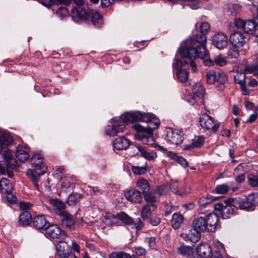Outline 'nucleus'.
Returning a JSON list of instances; mask_svg holds the SVG:
<instances>
[{
  "mask_svg": "<svg viewBox=\"0 0 258 258\" xmlns=\"http://www.w3.org/2000/svg\"><path fill=\"white\" fill-rule=\"evenodd\" d=\"M199 25L201 34L197 35L194 38L189 39L183 42L178 51L183 58H195L199 57L203 59L208 55L207 50L205 46L207 41L206 34L210 29V25L207 22L197 24Z\"/></svg>",
  "mask_w": 258,
  "mask_h": 258,
  "instance_id": "1",
  "label": "nucleus"
},
{
  "mask_svg": "<svg viewBox=\"0 0 258 258\" xmlns=\"http://www.w3.org/2000/svg\"><path fill=\"white\" fill-rule=\"evenodd\" d=\"M72 17L74 21L90 20L96 27H100L103 24L102 16L95 10H91L87 12L81 6H76L72 10Z\"/></svg>",
  "mask_w": 258,
  "mask_h": 258,
  "instance_id": "2",
  "label": "nucleus"
},
{
  "mask_svg": "<svg viewBox=\"0 0 258 258\" xmlns=\"http://www.w3.org/2000/svg\"><path fill=\"white\" fill-rule=\"evenodd\" d=\"M30 160L34 167V169H28L26 174L31 178L35 189L38 191H40V187L39 184L40 176L46 172L47 167L43 161L42 157L39 154H35L33 155Z\"/></svg>",
  "mask_w": 258,
  "mask_h": 258,
  "instance_id": "3",
  "label": "nucleus"
},
{
  "mask_svg": "<svg viewBox=\"0 0 258 258\" xmlns=\"http://www.w3.org/2000/svg\"><path fill=\"white\" fill-rule=\"evenodd\" d=\"M119 118L123 121V125L124 126L129 122L139 121L151 123L153 122L155 124V126L153 127L154 128L158 127L160 124L159 120L154 114L149 113H142L138 111L127 112Z\"/></svg>",
  "mask_w": 258,
  "mask_h": 258,
  "instance_id": "4",
  "label": "nucleus"
},
{
  "mask_svg": "<svg viewBox=\"0 0 258 258\" xmlns=\"http://www.w3.org/2000/svg\"><path fill=\"white\" fill-rule=\"evenodd\" d=\"M230 202H234L237 209L241 210H249L253 207L258 205V193H252L247 197H243L238 199L230 198Z\"/></svg>",
  "mask_w": 258,
  "mask_h": 258,
  "instance_id": "5",
  "label": "nucleus"
},
{
  "mask_svg": "<svg viewBox=\"0 0 258 258\" xmlns=\"http://www.w3.org/2000/svg\"><path fill=\"white\" fill-rule=\"evenodd\" d=\"M206 77L207 82L209 84L215 83L224 84L228 81V77L226 73L213 70L208 71L206 73Z\"/></svg>",
  "mask_w": 258,
  "mask_h": 258,
  "instance_id": "6",
  "label": "nucleus"
},
{
  "mask_svg": "<svg viewBox=\"0 0 258 258\" xmlns=\"http://www.w3.org/2000/svg\"><path fill=\"white\" fill-rule=\"evenodd\" d=\"M201 126L207 130H210L213 133L216 132L219 128L220 123L214 121L213 117L207 113L202 114L200 118Z\"/></svg>",
  "mask_w": 258,
  "mask_h": 258,
  "instance_id": "7",
  "label": "nucleus"
},
{
  "mask_svg": "<svg viewBox=\"0 0 258 258\" xmlns=\"http://www.w3.org/2000/svg\"><path fill=\"white\" fill-rule=\"evenodd\" d=\"M124 129L123 121L117 117L112 120L111 125H108L105 127V133L109 136L114 137L118 133H123Z\"/></svg>",
  "mask_w": 258,
  "mask_h": 258,
  "instance_id": "8",
  "label": "nucleus"
},
{
  "mask_svg": "<svg viewBox=\"0 0 258 258\" xmlns=\"http://www.w3.org/2000/svg\"><path fill=\"white\" fill-rule=\"evenodd\" d=\"M46 235L51 238H60L63 237L67 236V233L64 231L62 230L56 224L50 225L49 224L45 229Z\"/></svg>",
  "mask_w": 258,
  "mask_h": 258,
  "instance_id": "9",
  "label": "nucleus"
},
{
  "mask_svg": "<svg viewBox=\"0 0 258 258\" xmlns=\"http://www.w3.org/2000/svg\"><path fill=\"white\" fill-rule=\"evenodd\" d=\"M193 96L189 100L191 104H194L196 102H203V98L205 94V90L204 87L200 83H197L192 87Z\"/></svg>",
  "mask_w": 258,
  "mask_h": 258,
  "instance_id": "10",
  "label": "nucleus"
},
{
  "mask_svg": "<svg viewBox=\"0 0 258 258\" xmlns=\"http://www.w3.org/2000/svg\"><path fill=\"white\" fill-rule=\"evenodd\" d=\"M183 140L182 132L179 130H169L167 133L166 141L170 144L178 145Z\"/></svg>",
  "mask_w": 258,
  "mask_h": 258,
  "instance_id": "11",
  "label": "nucleus"
},
{
  "mask_svg": "<svg viewBox=\"0 0 258 258\" xmlns=\"http://www.w3.org/2000/svg\"><path fill=\"white\" fill-rule=\"evenodd\" d=\"M224 203L225 206L223 210V213L221 214L223 219H227L234 215L238 209L234 202H230L229 199L225 200Z\"/></svg>",
  "mask_w": 258,
  "mask_h": 258,
  "instance_id": "12",
  "label": "nucleus"
},
{
  "mask_svg": "<svg viewBox=\"0 0 258 258\" xmlns=\"http://www.w3.org/2000/svg\"><path fill=\"white\" fill-rule=\"evenodd\" d=\"M56 255L60 258H68L71 253V248L64 241H59L56 245Z\"/></svg>",
  "mask_w": 258,
  "mask_h": 258,
  "instance_id": "13",
  "label": "nucleus"
},
{
  "mask_svg": "<svg viewBox=\"0 0 258 258\" xmlns=\"http://www.w3.org/2000/svg\"><path fill=\"white\" fill-rule=\"evenodd\" d=\"M212 43L218 49H222L228 44V38L224 33H218L213 36Z\"/></svg>",
  "mask_w": 258,
  "mask_h": 258,
  "instance_id": "14",
  "label": "nucleus"
},
{
  "mask_svg": "<svg viewBox=\"0 0 258 258\" xmlns=\"http://www.w3.org/2000/svg\"><path fill=\"white\" fill-rule=\"evenodd\" d=\"M59 216L62 226L71 230L75 228L76 221L73 215L66 211Z\"/></svg>",
  "mask_w": 258,
  "mask_h": 258,
  "instance_id": "15",
  "label": "nucleus"
},
{
  "mask_svg": "<svg viewBox=\"0 0 258 258\" xmlns=\"http://www.w3.org/2000/svg\"><path fill=\"white\" fill-rule=\"evenodd\" d=\"M124 196L127 201L133 204L140 203L142 201L141 192L137 189H133L125 191Z\"/></svg>",
  "mask_w": 258,
  "mask_h": 258,
  "instance_id": "16",
  "label": "nucleus"
},
{
  "mask_svg": "<svg viewBox=\"0 0 258 258\" xmlns=\"http://www.w3.org/2000/svg\"><path fill=\"white\" fill-rule=\"evenodd\" d=\"M198 255L202 258H211L212 251L209 244L207 242H201L196 248Z\"/></svg>",
  "mask_w": 258,
  "mask_h": 258,
  "instance_id": "17",
  "label": "nucleus"
},
{
  "mask_svg": "<svg viewBox=\"0 0 258 258\" xmlns=\"http://www.w3.org/2000/svg\"><path fill=\"white\" fill-rule=\"evenodd\" d=\"M206 220L208 231L213 232L215 230L218 222L219 217L217 214L210 213L205 217Z\"/></svg>",
  "mask_w": 258,
  "mask_h": 258,
  "instance_id": "18",
  "label": "nucleus"
},
{
  "mask_svg": "<svg viewBox=\"0 0 258 258\" xmlns=\"http://www.w3.org/2000/svg\"><path fill=\"white\" fill-rule=\"evenodd\" d=\"M130 145V141L124 136L119 137L113 142L114 150H122L126 149Z\"/></svg>",
  "mask_w": 258,
  "mask_h": 258,
  "instance_id": "19",
  "label": "nucleus"
},
{
  "mask_svg": "<svg viewBox=\"0 0 258 258\" xmlns=\"http://www.w3.org/2000/svg\"><path fill=\"white\" fill-rule=\"evenodd\" d=\"M49 202L53 207L54 212L56 215L60 216L66 212V204L62 201L57 199H52L49 200Z\"/></svg>",
  "mask_w": 258,
  "mask_h": 258,
  "instance_id": "20",
  "label": "nucleus"
},
{
  "mask_svg": "<svg viewBox=\"0 0 258 258\" xmlns=\"http://www.w3.org/2000/svg\"><path fill=\"white\" fill-rule=\"evenodd\" d=\"M206 220L204 217H198L195 219L192 222V227L200 232L208 231Z\"/></svg>",
  "mask_w": 258,
  "mask_h": 258,
  "instance_id": "21",
  "label": "nucleus"
},
{
  "mask_svg": "<svg viewBox=\"0 0 258 258\" xmlns=\"http://www.w3.org/2000/svg\"><path fill=\"white\" fill-rule=\"evenodd\" d=\"M230 41L233 46L241 47L245 42L243 34L239 32H234L230 35Z\"/></svg>",
  "mask_w": 258,
  "mask_h": 258,
  "instance_id": "22",
  "label": "nucleus"
},
{
  "mask_svg": "<svg viewBox=\"0 0 258 258\" xmlns=\"http://www.w3.org/2000/svg\"><path fill=\"white\" fill-rule=\"evenodd\" d=\"M243 31L248 34L258 36V24L253 20L245 21Z\"/></svg>",
  "mask_w": 258,
  "mask_h": 258,
  "instance_id": "23",
  "label": "nucleus"
},
{
  "mask_svg": "<svg viewBox=\"0 0 258 258\" xmlns=\"http://www.w3.org/2000/svg\"><path fill=\"white\" fill-rule=\"evenodd\" d=\"M33 226L36 229L40 230L45 229L46 227L49 224L45 217L42 215H38L34 217L32 221Z\"/></svg>",
  "mask_w": 258,
  "mask_h": 258,
  "instance_id": "24",
  "label": "nucleus"
},
{
  "mask_svg": "<svg viewBox=\"0 0 258 258\" xmlns=\"http://www.w3.org/2000/svg\"><path fill=\"white\" fill-rule=\"evenodd\" d=\"M135 150L137 149L140 153L141 155L148 160H152L157 158V153L154 151L151 152L147 150L146 148L141 146L137 145L134 147Z\"/></svg>",
  "mask_w": 258,
  "mask_h": 258,
  "instance_id": "25",
  "label": "nucleus"
},
{
  "mask_svg": "<svg viewBox=\"0 0 258 258\" xmlns=\"http://www.w3.org/2000/svg\"><path fill=\"white\" fill-rule=\"evenodd\" d=\"M13 189V186L9 179L3 178L0 180V192L9 195L12 193Z\"/></svg>",
  "mask_w": 258,
  "mask_h": 258,
  "instance_id": "26",
  "label": "nucleus"
},
{
  "mask_svg": "<svg viewBox=\"0 0 258 258\" xmlns=\"http://www.w3.org/2000/svg\"><path fill=\"white\" fill-rule=\"evenodd\" d=\"M29 148L26 146L18 147L15 155L16 158L21 162L26 161L29 157Z\"/></svg>",
  "mask_w": 258,
  "mask_h": 258,
  "instance_id": "27",
  "label": "nucleus"
},
{
  "mask_svg": "<svg viewBox=\"0 0 258 258\" xmlns=\"http://www.w3.org/2000/svg\"><path fill=\"white\" fill-rule=\"evenodd\" d=\"M3 156L6 161V166L8 169H15L16 167V162L14 159L12 153L10 151H5Z\"/></svg>",
  "mask_w": 258,
  "mask_h": 258,
  "instance_id": "28",
  "label": "nucleus"
},
{
  "mask_svg": "<svg viewBox=\"0 0 258 258\" xmlns=\"http://www.w3.org/2000/svg\"><path fill=\"white\" fill-rule=\"evenodd\" d=\"M184 217L180 213H175L173 214L171 220V225L174 229H179L184 221Z\"/></svg>",
  "mask_w": 258,
  "mask_h": 258,
  "instance_id": "29",
  "label": "nucleus"
},
{
  "mask_svg": "<svg viewBox=\"0 0 258 258\" xmlns=\"http://www.w3.org/2000/svg\"><path fill=\"white\" fill-rule=\"evenodd\" d=\"M144 197L148 204L151 205L153 210H155L157 207L156 202L158 199L156 194L152 192H146L144 195Z\"/></svg>",
  "mask_w": 258,
  "mask_h": 258,
  "instance_id": "30",
  "label": "nucleus"
},
{
  "mask_svg": "<svg viewBox=\"0 0 258 258\" xmlns=\"http://www.w3.org/2000/svg\"><path fill=\"white\" fill-rule=\"evenodd\" d=\"M136 186L140 189L142 194L148 192L150 189V185L149 182L143 178H140L136 183Z\"/></svg>",
  "mask_w": 258,
  "mask_h": 258,
  "instance_id": "31",
  "label": "nucleus"
},
{
  "mask_svg": "<svg viewBox=\"0 0 258 258\" xmlns=\"http://www.w3.org/2000/svg\"><path fill=\"white\" fill-rule=\"evenodd\" d=\"M167 156L171 159L178 163L182 167L186 168L188 167V162L185 158L182 156H178L177 153L169 151L167 153Z\"/></svg>",
  "mask_w": 258,
  "mask_h": 258,
  "instance_id": "32",
  "label": "nucleus"
},
{
  "mask_svg": "<svg viewBox=\"0 0 258 258\" xmlns=\"http://www.w3.org/2000/svg\"><path fill=\"white\" fill-rule=\"evenodd\" d=\"M104 222L108 225H118L119 224V222L118 214L113 215L111 213L107 214L104 218Z\"/></svg>",
  "mask_w": 258,
  "mask_h": 258,
  "instance_id": "33",
  "label": "nucleus"
},
{
  "mask_svg": "<svg viewBox=\"0 0 258 258\" xmlns=\"http://www.w3.org/2000/svg\"><path fill=\"white\" fill-rule=\"evenodd\" d=\"M204 142L205 139L203 136H199L195 137V138L192 140L191 144L186 146L185 149L189 150L196 148H200L204 145Z\"/></svg>",
  "mask_w": 258,
  "mask_h": 258,
  "instance_id": "34",
  "label": "nucleus"
},
{
  "mask_svg": "<svg viewBox=\"0 0 258 258\" xmlns=\"http://www.w3.org/2000/svg\"><path fill=\"white\" fill-rule=\"evenodd\" d=\"M75 181V178L73 176H67L62 178L61 187V188L65 189L73 187L74 186Z\"/></svg>",
  "mask_w": 258,
  "mask_h": 258,
  "instance_id": "35",
  "label": "nucleus"
},
{
  "mask_svg": "<svg viewBox=\"0 0 258 258\" xmlns=\"http://www.w3.org/2000/svg\"><path fill=\"white\" fill-rule=\"evenodd\" d=\"M201 233L200 231H197L196 229L192 228L188 231V232L186 234V236L184 238H187L189 240L192 242H196L198 241L201 236Z\"/></svg>",
  "mask_w": 258,
  "mask_h": 258,
  "instance_id": "36",
  "label": "nucleus"
},
{
  "mask_svg": "<svg viewBox=\"0 0 258 258\" xmlns=\"http://www.w3.org/2000/svg\"><path fill=\"white\" fill-rule=\"evenodd\" d=\"M154 211V210H153L151 205L146 204L142 208L141 216L143 219L148 220L152 216V212Z\"/></svg>",
  "mask_w": 258,
  "mask_h": 258,
  "instance_id": "37",
  "label": "nucleus"
},
{
  "mask_svg": "<svg viewBox=\"0 0 258 258\" xmlns=\"http://www.w3.org/2000/svg\"><path fill=\"white\" fill-rule=\"evenodd\" d=\"M83 195L80 193L73 192L70 194L67 199L69 205H75L82 198Z\"/></svg>",
  "mask_w": 258,
  "mask_h": 258,
  "instance_id": "38",
  "label": "nucleus"
},
{
  "mask_svg": "<svg viewBox=\"0 0 258 258\" xmlns=\"http://www.w3.org/2000/svg\"><path fill=\"white\" fill-rule=\"evenodd\" d=\"M32 221L31 215L28 212H23L20 215L19 221L22 225H28Z\"/></svg>",
  "mask_w": 258,
  "mask_h": 258,
  "instance_id": "39",
  "label": "nucleus"
},
{
  "mask_svg": "<svg viewBox=\"0 0 258 258\" xmlns=\"http://www.w3.org/2000/svg\"><path fill=\"white\" fill-rule=\"evenodd\" d=\"M138 140H140L143 144L152 147L156 146L154 139L152 135H140V138L138 139Z\"/></svg>",
  "mask_w": 258,
  "mask_h": 258,
  "instance_id": "40",
  "label": "nucleus"
},
{
  "mask_svg": "<svg viewBox=\"0 0 258 258\" xmlns=\"http://www.w3.org/2000/svg\"><path fill=\"white\" fill-rule=\"evenodd\" d=\"M177 252L182 256L187 257L189 255L192 254L193 251L190 246L182 245L178 247Z\"/></svg>",
  "mask_w": 258,
  "mask_h": 258,
  "instance_id": "41",
  "label": "nucleus"
},
{
  "mask_svg": "<svg viewBox=\"0 0 258 258\" xmlns=\"http://www.w3.org/2000/svg\"><path fill=\"white\" fill-rule=\"evenodd\" d=\"M242 168L240 165L238 166L234 170L233 175L235 177V180L237 183H241L245 180V174L243 173H239Z\"/></svg>",
  "mask_w": 258,
  "mask_h": 258,
  "instance_id": "42",
  "label": "nucleus"
},
{
  "mask_svg": "<svg viewBox=\"0 0 258 258\" xmlns=\"http://www.w3.org/2000/svg\"><path fill=\"white\" fill-rule=\"evenodd\" d=\"M147 163L142 166L133 165L131 167L133 172L136 175H142L147 172Z\"/></svg>",
  "mask_w": 258,
  "mask_h": 258,
  "instance_id": "43",
  "label": "nucleus"
},
{
  "mask_svg": "<svg viewBox=\"0 0 258 258\" xmlns=\"http://www.w3.org/2000/svg\"><path fill=\"white\" fill-rule=\"evenodd\" d=\"M234 80L236 83L239 84L240 85L241 89L243 95H248L249 94L250 91L247 88L246 86L245 79L244 76H243V78L241 79L240 81H237L236 77L234 78Z\"/></svg>",
  "mask_w": 258,
  "mask_h": 258,
  "instance_id": "44",
  "label": "nucleus"
},
{
  "mask_svg": "<svg viewBox=\"0 0 258 258\" xmlns=\"http://www.w3.org/2000/svg\"><path fill=\"white\" fill-rule=\"evenodd\" d=\"M118 217L119 222L120 221H121L123 223L127 225H131L134 223L133 219L124 212H121L120 214H118Z\"/></svg>",
  "mask_w": 258,
  "mask_h": 258,
  "instance_id": "45",
  "label": "nucleus"
},
{
  "mask_svg": "<svg viewBox=\"0 0 258 258\" xmlns=\"http://www.w3.org/2000/svg\"><path fill=\"white\" fill-rule=\"evenodd\" d=\"M236 46H233L230 48L227 52V56L230 58H238L239 56V50Z\"/></svg>",
  "mask_w": 258,
  "mask_h": 258,
  "instance_id": "46",
  "label": "nucleus"
},
{
  "mask_svg": "<svg viewBox=\"0 0 258 258\" xmlns=\"http://www.w3.org/2000/svg\"><path fill=\"white\" fill-rule=\"evenodd\" d=\"M229 186L226 184H220L216 186L214 191L218 194H225L229 191Z\"/></svg>",
  "mask_w": 258,
  "mask_h": 258,
  "instance_id": "47",
  "label": "nucleus"
},
{
  "mask_svg": "<svg viewBox=\"0 0 258 258\" xmlns=\"http://www.w3.org/2000/svg\"><path fill=\"white\" fill-rule=\"evenodd\" d=\"M13 141L12 137L8 134H4L0 136V142L4 145H10Z\"/></svg>",
  "mask_w": 258,
  "mask_h": 258,
  "instance_id": "48",
  "label": "nucleus"
},
{
  "mask_svg": "<svg viewBox=\"0 0 258 258\" xmlns=\"http://www.w3.org/2000/svg\"><path fill=\"white\" fill-rule=\"evenodd\" d=\"M178 80L181 82H186L188 78V73L184 70H179L177 72Z\"/></svg>",
  "mask_w": 258,
  "mask_h": 258,
  "instance_id": "49",
  "label": "nucleus"
},
{
  "mask_svg": "<svg viewBox=\"0 0 258 258\" xmlns=\"http://www.w3.org/2000/svg\"><path fill=\"white\" fill-rule=\"evenodd\" d=\"M214 64H216L220 67H223L227 63V61L225 57H222L221 55H216L214 58Z\"/></svg>",
  "mask_w": 258,
  "mask_h": 258,
  "instance_id": "50",
  "label": "nucleus"
},
{
  "mask_svg": "<svg viewBox=\"0 0 258 258\" xmlns=\"http://www.w3.org/2000/svg\"><path fill=\"white\" fill-rule=\"evenodd\" d=\"M249 184L253 187H258V176L250 174L247 177Z\"/></svg>",
  "mask_w": 258,
  "mask_h": 258,
  "instance_id": "51",
  "label": "nucleus"
},
{
  "mask_svg": "<svg viewBox=\"0 0 258 258\" xmlns=\"http://www.w3.org/2000/svg\"><path fill=\"white\" fill-rule=\"evenodd\" d=\"M130 257V255L129 254L124 252H114L109 256V258H129Z\"/></svg>",
  "mask_w": 258,
  "mask_h": 258,
  "instance_id": "52",
  "label": "nucleus"
},
{
  "mask_svg": "<svg viewBox=\"0 0 258 258\" xmlns=\"http://www.w3.org/2000/svg\"><path fill=\"white\" fill-rule=\"evenodd\" d=\"M56 14L60 18H64L69 15V12L66 8L60 7L57 10Z\"/></svg>",
  "mask_w": 258,
  "mask_h": 258,
  "instance_id": "53",
  "label": "nucleus"
},
{
  "mask_svg": "<svg viewBox=\"0 0 258 258\" xmlns=\"http://www.w3.org/2000/svg\"><path fill=\"white\" fill-rule=\"evenodd\" d=\"M218 199L217 197H213L212 196H208L207 198L203 197L201 198L199 201V203L201 205H205L213 201L217 200Z\"/></svg>",
  "mask_w": 258,
  "mask_h": 258,
  "instance_id": "54",
  "label": "nucleus"
},
{
  "mask_svg": "<svg viewBox=\"0 0 258 258\" xmlns=\"http://www.w3.org/2000/svg\"><path fill=\"white\" fill-rule=\"evenodd\" d=\"M178 183L177 181H174V180H171L170 182V188L171 190L177 194H178L179 195H183V192H179L178 190Z\"/></svg>",
  "mask_w": 258,
  "mask_h": 258,
  "instance_id": "55",
  "label": "nucleus"
},
{
  "mask_svg": "<svg viewBox=\"0 0 258 258\" xmlns=\"http://www.w3.org/2000/svg\"><path fill=\"white\" fill-rule=\"evenodd\" d=\"M134 252L137 255L140 256H144L147 253V251L145 248L142 246L135 247Z\"/></svg>",
  "mask_w": 258,
  "mask_h": 258,
  "instance_id": "56",
  "label": "nucleus"
},
{
  "mask_svg": "<svg viewBox=\"0 0 258 258\" xmlns=\"http://www.w3.org/2000/svg\"><path fill=\"white\" fill-rule=\"evenodd\" d=\"M156 238L154 237H146L145 239V241L148 243L149 246L152 249L156 248Z\"/></svg>",
  "mask_w": 258,
  "mask_h": 258,
  "instance_id": "57",
  "label": "nucleus"
},
{
  "mask_svg": "<svg viewBox=\"0 0 258 258\" xmlns=\"http://www.w3.org/2000/svg\"><path fill=\"white\" fill-rule=\"evenodd\" d=\"M245 22V21L241 19H237L235 20L234 24L236 28L243 29Z\"/></svg>",
  "mask_w": 258,
  "mask_h": 258,
  "instance_id": "58",
  "label": "nucleus"
},
{
  "mask_svg": "<svg viewBox=\"0 0 258 258\" xmlns=\"http://www.w3.org/2000/svg\"><path fill=\"white\" fill-rule=\"evenodd\" d=\"M88 188L90 189L89 191L91 195H96L97 194H100L101 192V189H100L97 186H88Z\"/></svg>",
  "mask_w": 258,
  "mask_h": 258,
  "instance_id": "59",
  "label": "nucleus"
},
{
  "mask_svg": "<svg viewBox=\"0 0 258 258\" xmlns=\"http://www.w3.org/2000/svg\"><path fill=\"white\" fill-rule=\"evenodd\" d=\"M115 0H101V5L102 7L107 8L113 4Z\"/></svg>",
  "mask_w": 258,
  "mask_h": 258,
  "instance_id": "60",
  "label": "nucleus"
},
{
  "mask_svg": "<svg viewBox=\"0 0 258 258\" xmlns=\"http://www.w3.org/2000/svg\"><path fill=\"white\" fill-rule=\"evenodd\" d=\"M160 218L158 217H155L151 219L150 221V223H151V224L154 226H157L160 223Z\"/></svg>",
  "mask_w": 258,
  "mask_h": 258,
  "instance_id": "61",
  "label": "nucleus"
},
{
  "mask_svg": "<svg viewBox=\"0 0 258 258\" xmlns=\"http://www.w3.org/2000/svg\"><path fill=\"white\" fill-rule=\"evenodd\" d=\"M183 66L182 62L177 58H175L174 61L172 63L173 67L176 69H177Z\"/></svg>",
  "mask_w": 258,
  "mask_h": 258,
  "instance_id": "62",
  "label": "nucleus"
},
{
  "mask_svg": "<svg viewBox=\"0 0 258 258\" xmlns=\"http://www.w3.org/2000/svg\"><path fill=\"white\" fill-rule=\"evenodd\" d=\"M40 2L47 8H50L53 4V0H40Z\"/></svg>",
  "mask_w": 258,
  "mask_h": 258,
  "instance_id": "63",
  "label": "nucleus"
},
{
  "mask_svg": "<svg viewBox=\"0 0 258 258\" xmlns=\"http://www.w3.org/2000/svg\"><path fill=\"white\" fill-rule=\"evenodd\" d=\"M250 72L258 78V63L250 68Z\"/></svg>",
  "mask_w": 258,
  "mask_h": 258,
  "instance_id": "64",
  "label": "nucleus"
}]
</instances>
